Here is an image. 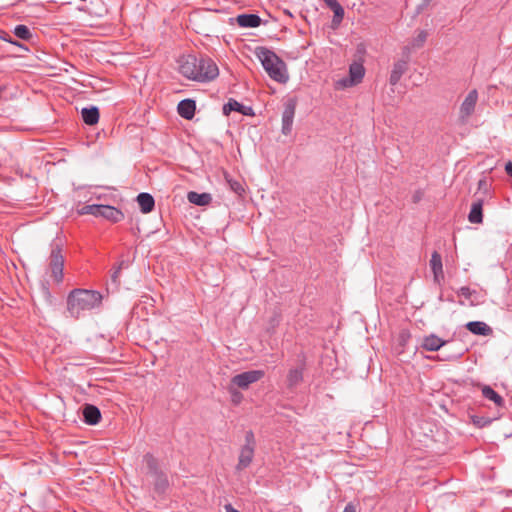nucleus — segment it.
<instances>
[{"mask_svg": "<svg viewBox=\"0 0 512 512\" xmlns=\"http://www.w3.org/2000/svg\"><path fill=\"white\" fill-rule=\"evenodd\" d=\"M102 295L98 291L74 289L67 297V310L71 317L78 318L85 312L99 306Z\"/></svg>", "mask_w": 512, "mask_h": 512, "instance_id": "nucleus-1", "label": "nucleus"}, {"mask_svg": "<svg viewBox=\"0 0 512 512\" xmlns=\"http://www.w3.org/2000/svg\"><path fill=\"white\" fill-rule=\"evenodd\" d=\"M255 54L271 79L279 83L288 81L286 64L275 52L265 47H258Z\"/></svg>", "mask_w": 512, "mask_h": 512, "instance_id": "nucleus-2", "label": "nucleus"}, {"mask_svg": "<svg viewBox=\"0 0 512 512\" xmlns=\"http://www.w3.org/2000/svg\"><path fill=\"white\" fill-rule=\"evenodd\" d=\"M198 57L195 55H186L182 56L179 60V72L189 80L197 81V82H210L214 80L219 75V69L217 66H212L209 64L206 66L205 73H197V64Z\"/></svg>", "mask_w": 512, "mask_h": 512, "instance_id": "nucleus-3", "label": "nucleus"}, {"mask_svg": "<svg viewBox=\"0 0 512 512\" xmlns=\"http://www.w3.org/2000/svg\"><path fill=\"white\" fill-rule=\"evenodd\" d=\"M48 268L51 278L56 283L63 281L64 256L62 254L61 244L59 242L51 243V252L48 259Z\"/></svg>", "mask_w": 512, "mask_h": 512, "instance_id": "nucleus-4", "label": "nucleus"}, {"mask_svg": "<svg viewBox=\"0 0 512 512\" xmlns=\"http://www.w3.org/2000/svg\"><path fill=\"white\" fill-rule=\"evenodd\" d=\"M256 441L254 437V433L250 430L245 434V444L242 446L238 458V463L236 465V470L241 471L246 469L254 458Z\"/></svg>", "mask_w": 512, "mask_h": 512, "instance_id": "nucleus-5", "label": "nucleus"}, {"mask_svg": "<svg viewBox=\"0 0 512 512\" xmlns=\"http://www.w3.org/2000/svg\"><path fill=\"white\" fill-rule=\"evenodd\" d=\"M297 107V99L295 97L289 98L284 103L282 112V127L281 132L283 135H290L293 128V121Z\"/></svg>", "mask_w": 512, "mask_h": 512, "instance_id": "nucleus-6", "label": "nucleus"}, {"mask_svg": "<svg viewBox=\"0 0 512 512\" xmlns=\"http://www.w3.org/2000/svg\"><path fill=\"white\" fill-rule=\"evenodd\" d=\"M264 376L262 370H250L237 374L231 378V384L241 389H248L253 383H256Z\"/></svg>", "mask_w": 512, "mask_h": 512, "instance_id": "nucleus-7", "label": "nucleus"}, {"mask_svg": "<svg viewBox=\"0 0 512 512\" xmlns=\"http://www.w3.org/2000/svg\"><path fill=\"white\" fill-rule=\"evenodd\" d=\"M365 75V68L362 63L353 62L349 67V77L340 79L337 86L340 88L352 87L362 81Z\"/></svg>", "mask_w": 512, "mask_h": 512, "instance_id": "nucleus-8", "label": "nucleus"}, {"mask_svg": "<svg viewBox=\"0 0 512 512\" xmlns=\"http://www.w3.org/2000/svg\"><path fill=\"white\" fill-rule=\"evenodd\" d=\"M477 101L478 92L473 89L467 94L460 106L459 119L462 123L467 122L468 118L474 113Z\"/></svg>", "mask_w": 512, "mask_h": 512, "instance_id": "nucleus-9", "label": "nucleus"}, {"mask_svg": "<svg viewBox=\"0 0 512 512\" xmlns=\"http://www.w3.org/2000/svg\"><path fill=\"white\" fill-rule=\"evenodd\" d=\"M430 267L433 272L434 281L440 283L444 279L443 264L441 255L434 251L430 259Z\"/></svg>", "mask_w": 512, "mask_h": 512, "instance_id": "nucleus-10", "label": "nucleus"}, {"mask_svg": "<svg viewBox=\"0 0 512 512\" xmlns=\"http://www.w3.org/2000/svg\"><path fill=\"white\" fill-rule=\"evenodd\" d=\"M196 102L192 99H184L177 106L178 114L186 119L191 120L195 115Z\"/></svg>", "mask_w": 512, "mask_h": 512, "instance_id": "nucleus-11", "label": "nucleus"}, {"mask_svg": "<svg viewBox=\"0 0 512 512\" xmlns=\"http://www.w3.org/2000/svg\"><path fill=\"white\" fill-rule=\"evenodd\" d=\"M231 111L240 112L243 115H253L251 107L244 106L235 99H229V101L223 106V114L229 115Z\"/></svg>", "mask_w": 512, "mask_h": 512, "instance_id": "nucleus-12", "label": "nucleus"}, {"mask_svg": "<svg viewBox=\"0 0 512 512\" xmlns=\"http://www.w3.org/2000/svg\"><path fill=\"white\" fill-rule=\"evenodd\" d=\"M447 342L435 334H430L423 338L421 347L426 351H438Z\"/></svg>", "mask_w": 512, "mask_h": 512, "instance_id": "nucleus-13", "label": "nucleus"}, {"mask_svg": "<svg viewBox=\"0 0 512 512\" xmlns=\"http://www.w3.org/2000/svg\"><path fill=\"white\" fill-rule=\"evenodd\" d=\"M83 417L85 423L89 425H96L101 419V412L96 406L86 404L83 408Z\"/></svg>", "mask_w": 512, "mask_h": 512, "instance_id": "nucleus-14", "label": "nucleus"}, {"mask_svg": "<svg viewBox=\"0 0 512 512\" xmlns=\"http://www.w3.org/2000/svg\"><path fill=\"white\" fill-rule=\"evenodd\" d=\"M304 366L291 368L287 374V387L294 389L303 381Z\"/></svg>", "mask_w": 512, "mask_h": 512, "instance_id": "nucleus-15", "label": "nucleus"}, {"mask_svg": "<svg viewBox=\"0 0 512 512\" xmlns=\"http://www.w3.org/2000/svg\"><path fill=\"white\" fill-rule=\"evenodd\" d=\"M466 328L474 335L488 336L492 333L491 327L482 321H470Z\"/></svg>", "mask_w": 512, "mask_h": 512, "instance_id": "nucleus-16", "label": "nucleus"}, {"mask_svg": "<svg viewBox=\"0 0 512 512\" xmlns=\"http://www.w3.org/2000/svg\"><path fill=\"white\" fill-rule=\"evenodd\" d=\"M407 70V62L404 60H399L394 63L393 68L391 70V74L389 77V83L392 86H395L403 76V74Z\"/></svg>", "mask_w": 512, "mask_h": 512, "instance_id": "nucleus-17", "label": "nucleus"}, {"mask_svg": "<svg viewBox=\"0 0 512 512\" xmlns=\"http://www.w3.org/2000/svg\"><path fill=\"white\" fill-rule=\"evenodd\" d=\"M237 24L244 28H255L261 24V18L256 14H241L236 18Z\"/></svg>", "mask_w": 512, "mask_h": 512, "instance_id": "nucleus-18", "label": "nucleus"}, {"mask_svg": "<svg viewBox=\"0 0 512 512\" xmlns=\"http://www.w3.org/2000/svg\"><path fill=\"white\" fill-rule=\"evenodd\" d=\"M83 122L87 125H95L100 118L99 109L96 106L85 107L81 110Z\"/></svg>", "mask_w": 512, "mask_h": 512, "instance_id": "nucleus-19", "label": "nucleus"}, {"mask_svg": "<svg viewBox=\"0 0 512 512\" xmlns=\"http://www.w3.org/2000/svg\"><path fill=\"white\" fill-rule=\"evenodd\" d=\"M483 200L479 199L472 203L471 209L468 215V220L473 224H480L483 222Z\"/></svg>", "mask_w": 512, "mask_h": 512, "instance_id": "nucleus-20", "label": "nucleus"}, {"mask_svg": "<svg viewBox=\"0 0 512 512\" xmlns=\"http://www.w3.org/2000/svg\"><path fill=\"white\" fill-rule=\"evenodd\" d=\"M137 202L139 204L142 213H150L155 206L154 198L151 194L142 192L137 196Z\"/></svg>", "mask_w": 512, "mask_h": 512, "instance_id": "nucleus-21", "label": "nucleus"}, {"mask_svg": "<svg viewBox=\"0 0 512 512\" xmlns=\"http://www.w3.org/2000/svg\"><path fill=\"white\" fill-rule=\"evenodd\" d=\"M100 216L114 223H117L124 218L123 213L119 209L109 205L102 206Z\"/></svg>", "mask_w": 512, "mask_h": 512, "instance_id": "nucleus-22", "label": "nucleus"}, {"mask_svg": "<svg viewBox=\"0 0 512 512\" xmlns=\"http://www.w3.org/2000/svg\"><path fill=\"white\" fill-rule=\"evenodd\" d=\"M187 199L194 205L205 206L212 201V196L209 193H198L195 191H190L187 195Z\"/></svg>", "mask_w": 512, "mask_h": 512, "instance_id": "nucleus-23", "label": "nucleus"}, {"mask_svg": "<svg viewBox=\"0 0 512 512\" xmlns=\"http://www.w3.org/2000/svg\"><path fill=\"white\" fill-rule=\"evenodd\" d=\"M482 395L484 398L491 400L495 403L498 407L504 406V399L501 395H499L494 389H492L490 386H484L482 388Z\"/></svg>", "mask_w": 512, "mask_h": 512, "instance_id": "nucleus-24", "label": "nucleus"}, {"mask_svg": "<svg viewBox=\"0 0 512 512\" xmlns=\"http://www.w3.org/2000/svg\"><path fill=\"white\" fill-rule=\"evenodd\" d=\"M144 461L146 463V466H147V469H148V472L154 476V475H158L159 472H161L158 468V462H157V459L151 455V454H146L144 456Z\"/></svg>", "mask_w": 512, "mask_h": 512, "instance_id": "nucleus-25", "label": "nucleus"}, {"mask_svg": "<svg viewBox=\"0 0 512 512\" xmlns=\"http://www.w3.org/2000/svg\"><path fill=\"white\" fill-rule=\"evenodd\" d=\"M155 489L158 492H164L168 487L169 482L167 476L163 472H159L158 475H154Z\"/></svg>", "mask_w": 512, "mask_h": 512, "instance_id": "nucleus-26", "label": "nucleus"}, {"mask_svg": "<svg viewBox=\"0 0 512 512\" xmlns=\"http://www.w3.org/2000/svg\"><path fill=\"white\" fill-rule=\"evenodd\" d=\"M14 34L22 39V40H29L32 38V33L30 31V29L25 26V25H17L15 28H14Z\"/></svg>", "mask_w": 512, "mask_h": 512, "instance_id": "nucleus-27", "label": "nucleus"}, {"mask_svg": "<svg viewBox=\"0 0 512 512\" xmlns=\"http://www.w3.org/2000/svg\"><path fill=\"white\" fill-rule=\"evenodd\" d=\"M428 37V33L425 30L419 31L418 35L413 38L410 45L413 49L420 48L424 45L426 39Z\"/></svg>", "mask_w": 512, "mask_h": 512, "instance_id": "nucleus-28", "label": "nucleus"}, {"mask_svg": "<svg viewBox=\"0 0 512 512\" xmlns=\"http://www.w3.org/2000/svg\"><path fill=\"white\" fill-rule=\"evenodd\" d=\"M197 64H198L197 65V70L198 71H196V72L197 73H201V74H203L206 71H208L206 69V66H208L209 64H211L212 66H217L216 63L212 59L207 58V57H202V56L198 58V63Z\"/></svg>", "mask_w": 512, "mask_h": 512, "instance_id": "nucleus-29", "label": "nucleus"}, {"mask_svg": "<svg viewBox=\"0 0 512 512\" xmlns=\"http://www.w3.org/2000/svg\"><path fill=\"white\" fill-rule=\"evenodd\" d=\"M331 10L334 13L333 21L332 22L334 24H339L342 21L343 17H344V9H343V7L341 5H339V6L333 8Z\"/></svg>", "mask_w": 512, "mask_h": 512, "instance_id": "nucleus-30", "label": "nucleus"}, {"mask_svg": "<svg viewBox=\"0 0 512 512\" xmlns=\"http://www.w3.org/2000/svg\"><path fill=\"white\" fill-rule=\"evenodd\" d=\"M229 393L231 394V399L234 404H239L242 400V394L237 391L236 386L232 384L228 388Z\"/></svg>", "mask_w": 512, "mask_h": 512, "instance_id": "nucleus-31", "label": "nucleus"}, {"mask_svg": "<svg viewBox=\"0 0 512 512\" xmlns=\"http://www.w3.org/2000/svg\"><path fill=\"white\" fill-rule=\"evenodd\" d=\"M122 265H123V261L120 262L116 267L113 268V272L111 274V279L114 283H116L118 281V277L121 272Z\"/></svg>", "mask_w": 512, "mask_h": 512, "instance_id": "nucleus-32", "label": "nucleus"}, {"mask_svg": "<svg viewBox=\"0 0 512 512\" xmlns=\"http://www.w3.org/2000/svg\"><path fill=\"white\" fill-rule=\"evenodd\" d=\"M457 294L461 295V296H464L465 298L469 299L471 297V295H472V291H471V289L469 287L463 286V287L458 289Z\"/></svg>", "mask_w": 512, "mask_h": 512, "instance_id": "nucleus-33", "label": "nucleus"}, {"mask_svg": "<svg viewBox=\"0 0 512 512\" xmlns=\"http://www.w3.org/2000/svg\"><path fill=\"white\" fill-rule=\"evenodd\" d=\"M102 206L103 205H100V204H91L90 205V209H91V215L93 216H100V211L102 209Z\"/></svg>", "mask_w": 512, "mask_h": 512, "instance_id": "nucleus-34", "label": "nucleus"}, {"mask_svg": "<svg viewBox=\"0 0 512 512\" xmlns=\"http://www.w3.org/2000/svg\"><path fill=\"white\" fill-rule=\"evenodd\" d=\"M324 3L329 7L330 9H333L340 5V3L337 0H323Z\"/></svg>", "mask_w": 512, "mask_h": 512, "instance_id": "nucleus-35", "label": "nucleus"}, {"mask_svg": "<svg viewBox=\"0 0 512 512\" xmlns=\"http://www.w3.org/2000/svg\"><path fill=\"white\" fill-rule=\"evenodd\" d=\"M80 214H83V215H91V209H90V205H85L81 208V210L79 211Z\"/></svg>", "mask_w": 512, "mask_h": 512, "instance_id": "nucleus-36", "label": "nucleus"}, {"mask_svg": "<svg viewBox=\"0 0 512 512\" xmlns=\"http://www.w3.org/2000/svg\"><path fill=\"white\" fill-rule=\"evenodd\" d=\"M343 512H356V508H355V506L352 503H348L345 506Z\"/></svg>", "mask_w": 512, "mask_h": 512, "instance_id": "nucleus-37", "label": "nucleus"}, {"mask_svg": "<svg viewBox=\"0 0 512 512\" xmlns=\"http://www.w3.org/2000/svg\"><path fill=\"white\" fill-rule=\"evenodd\" d=\"M224 509L226 512H240L237 509H235L232 504L228 503L224 505Z\"/></svg>", "mask_w": 512, "mask_h": 512, "instance_id": "nucleus-38", "label": "nucleus"}, {"mask_svg": "<svg viewBox=\"0 0 512 512\" xmlns=\"http://www.w3.org/2000/svg\"><path fill=\"white\" fill-rule=\"evenodd\" d=\"M505 171L506 173L512 177V162H508L506 165H505Z\"/></svg>", "mask_w": 512, "mask_h": 512, "instance_id": "nucleus-39", "label": "nucleus"}, {"mask_svg": "<svg viewBox=\"0 0 512 512\" xmlns=\"http://www.w3.org/2000/svg\"><path fill=\"white\" fill-rule=\"evenodd\" d=\"M461 356V353L455 354V355H447L442 358V360H454Z\"/></svg>", "mask_w": 512, "mask_h": 512, "instance_id": "nucleus-40", "label": "nucleus"}, {"mask_svg": "<svg viewBox=\"0 0 512 512\" xmlns=\"http://www.w3.org/2000/svg\"><path fill=\"white\" fill-rule=\"evenodd\" d=\"M238 188H241L240 184H237V186H235L234 191H237Z\"/></svg>", "mask_w": 512, "mask_h": 512, "instance_id": "nucleus-41", "label": "nucleus"}, {"mask_svg": "<svg viewBox=\"0 0 512 512\" xmlns=\"http://www.w3.org/2000/svg\"><path fill=\"white\" fill-rule=\"evenodd\" d=\"M238 188H241L240 184H237V186H235L234 191H237Z\"/></svg>", "mask_w": 512, "mask_h": 512, "instance_id": "nucleus-42", "label": "nucleus"}, {"mask_svg": "<svg viewBox=\"0 0 512 512\" xmlns=\"http://www.w3.org/2000/svg\"><path fill=\"white\" fill-rule=\"evenodd\" d=\"M238 188H241L240 184H237V186H235L234 191H237Z\"/></svg>", "mask_w": 512, "mask_h": 512, "instance_id": "nucleus-43", "label": "nucleus"}, {"mask_svg": "<svg viewBox=\"0 0 512 512\" xmlns=\"http://www.w3.org/2000/svg\"><path fill=\"white\" fill-rule=\"evenodd\" d=\"M238 188H241L240 184H237V186H235L234 191H237Z\"/></svg>", "mask_w": 512, "mask_h": 512, "instance_id": "nucleus-44", "label": "nucleus"}, {"mask_svg": "<svg viewBox=\"0 0 512 512\" xmlns=\"http://www.w3.org/2000/svg\"><path fill=\"white\" fill-rule=\"evenodd\" d=\"M405 337H406V335H405L404 333H403V334H401V338H402L403 340L405 339Z\"/></svg>", "mask_w": 512, "mask_h": 512, "instance_id": "nucleus-45", "label": "nucleus"}, {"mask_svg": "<svg viewBox=\"0 0 512 512\" xmlns=\"http://www.w3.org/2000/svg\"><path fill=\"white\" fill-rule=\"evenodd\" d=\"M483 182H484V181H479V188L481 187V185H482V183H483Z\"/></svg>", "mask_w": 512, "mask_h": 512, "instance_id": "nucleus-46", "label": "nucleus"}, {"mask_svg": "<svg viewBox=\"0 0 512 512\" xmlns=\"http://www.w3.org/2000/svg\"><path fill=\"white\" fill-rule=\"evenodd\" d=\"M426 3H429L431 0H424Z\"/></svg>", "mask_w": 512, "mask_h": 512, "instance_id": "nucleus-47", "label": "nucleus"}]
</instances>
